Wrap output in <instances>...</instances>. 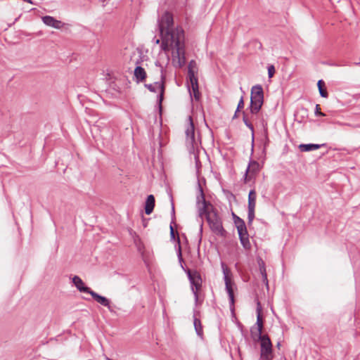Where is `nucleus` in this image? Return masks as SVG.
Returning a JSON list of instances; mask_svg holds the SVG:
<instances>
[{
    "label": "nucleus",
    "mask_w": 360,
    "mask_h": 360,
    "mask_svg": "<svg viewBox=\"0 0 360 360\" xmlns=\"http://www.w3.org/2000/svg\"><path fill=\"white\" fill-rule=\"evenodd\" d=\"M177 243H178V248H177L178 260L181 265V267L187 274L188 278L191 283V290L194 295L195 303H197L198 301V291L201 288L202 283V278H201L200 273L198 272L197 271H195V270L191 271V269H189L188 268H185L184 266V265H183L184 259L182 257L181 240H180V238H177Z\"/></svg>",
    "instance_id": "nucleus-1"
},
{
    "label": "nucleus",
    "mask_w": 360,
    "mask_h": 360,
    "mask_svg": "<svg viewBox=\"0 0 360 360\" xmlns=\"http://www.w3.org/2000/svg\"><path fill=\"white\" fill-rule=\"evenodd\" d=\"M264 103V91L262 85L256 84L251 89L250 103L248 108L251 115H257Z\"/></svg>",
    "instance_id": "nucleus-2"
},
{
    "label": "nucleus",
    "mask_w": 360,
    "mask_h": 360,
    "mask_svg": "<svg viewBox=\"0 0 360 360\" xmlns=\"http://www.w3.org/2000/svg\"><path fill=\"white\" fill-rule=\"evenodd\" d=\"M180 35L175 39V51L173 54V63L176 68H182L186 63L184 31H180Z\"/></svg>",
    "instance_id": "nucleus-3"
},
{
    "label": "nucleus",
    "mask_w": 360,
    "mask_h": 360,
    "mask_svg": "<svg viewBox=\"0 0 360 360\" xmlns=\"http://www.w3.org/2000/svg\"><path fill=\"white\" fill-rule=\"evenodd\" d=\"M188 124L186 130V144L190 154L198 152V146L200 144V138L196 139L195 135V127L191 116L188 117Z\"/></svg>",
    "instance_id": "nucleus-4"
},
{
    "label": "nucleus",
    "mask_w": 360,
    "mask_h": 360,
    "mask_svg": "<svg viewBox=\"0 0 360 360\" xmlns=\"http://www.w3.org/2000/svg\"><path fill=\"white\" fill-rule=\"evenodd\" d=\"M206 221L213 233L221 237L226 236V231L223 227L221 219L216 208L212 209L211 214L207 216Z\"/></svg>",
    "instance_id": "nucleus-5"
},
{
    "label": "nucleus",
    "mask_w": 360,
    "mask_h": 360,
    "mask_svg": "<svg viewBox=\"0 0 360 360\" xmlns=\"http://www.w3.org/2000/svg\"><path fill=\"white\" fill-rule=\"evenodd\" d=\"M259 336V335H257ZM258 341L260 342V360H272L273 349L270 338L268 335H262L258 337Z\"/></svg>",
    "instance_id": "nucleus-6"
},
{
    "label": "nucleus",
    "mask_w": 360,
    "mask_h": 360,
    "mask_svg": "<svg viewBox=\"0 0 360 360\" xmlns=\"http://www.w3.org/2000/svg\"><path fill=\"white\" fill-rule=\"evenodd\" d=\"M180 31H184V30L181 27H176L175 31L167 30L165 34H163V37H160L162 39L160 48L162 51H168L169 50V41L175 47V39L180 35Z\"/></svg>",
    "instance_id": "nucleus-7"
},
{
    "label": "nucleus",
    "mask_w": 360,
    "mask_h": 360,
    "mask_svg": "<svg viewBox=\"0 0 360 360\" xmlns=\"http://www.w3.org/2000/svg\"><path fill=\"white\" fill-rule=\"evenodd\" d=\"M173 25L174 19L172 14L168 11L165 12L161 18L158 20L160 36L163 37V34H165L167 30H172Z\"/></svg>",
    "instance_id": "nucleus-8"
},
{
    "label": "nucleus",
    "mask_w": 360,
    "mask_h": 360,
    "mask_svg": "<svg viewBox=\"0 0 360 360\" xmlns=\"http://www.w3.org/2000/svg\"><path fill=\"white\" fill-rule=\"evenodd\" d=\"M155 66L160 67L161 68V70H160L161 81L160 82H155V84H158L159 89L160 90V94L158 96V107H159V112H160V114L161 115L162 110V102L164 99V94H165V78H166L165 70L162 66V65L160 64V63L158 60L155 61Z\"/></svg>",
    "instance_id": "nucleus-9"
},
{
    "label": "nucleus",
    "mask_w": 360,
    "mask_h": 360,
    "mask_svg": "<svg viewBox=\"0 0 360 360\" xmlns=\"http://www.w3.org/2000/svg\"><path fill=\"white\" fill-rule=\"evenodd\" d=\"M89 295H91L92 298L96 302H97L102 306L107 307L111 314H116V311H115L116 306L114 304H112L109 299H108L107 297H105L104 296L99 295L98 293L96 292L94 290H91L90 292Z\"/></svg>",
    "instance_id": "nucleus-10"
},
{
    "label": "nucleus",
    "mask_w": 360,
    "mask_h": 360,
    "mask_svg": "<svg viewBox=\"0 0 360 360\" xmlns=\"http://www.w3.org/2000/svg\"><path fill=\"white\" fill-rule=\"evenodd\" d=\"M237 229L238 238L240 242V244L242 245L243 248L245 250H250L251 249V244L249 239V234L247 229L246 224H244L241 226H239Z\"/></svg>",
    "instance_id": "nucleus-11"
},
{
    "label": "nucleus",
    "mask_w": 360,
    "mask_h": 360,
    "mask_svg": "<svg viewBox=\"0 0 360 360\" xmlns=\"http://www.w3.org/2000/svg\"><path fill=\"white\" fill-rule=\"evenodd\" d=\"M225 283V288L226 290V292L229 295V307L230 310L233 312L234 311V304H235V299H234V292H233V285H235L233 282H232L231 279H226Z\"/></svg>",
    "instance_id": "nucleus-12"
},
{
    "label": "nucleus",
    "mask_w": 360,
    "mask_h": 360,
    "mask_svg": "<svg viewBox=\"0 0 360 360\" xmlns=\"http://www.w3.org/2000/svg\"><path fill=\"white\" fill-rule=\"evenodd\" d=\"M262 307L259 301L257 303L256 313H257V321L255 323L256 330H257V335L259 337H262V329L264 327L262 315Z\"/></svg>",
    "instance_id": "nucleus-13"
},
{
    "label": "nucleus",
    "mask_w": 360,
    "mask_h": 360,
    "mask_svg": "<svg viewBox=\"0 0 360 360\" xmlns=\"http://www.w3.org/2000/svg\"><path fill=\"white\" fill-rule=\"evenodd\" d=\"M197 208H198V217L201 219H202L204 216L205 217V219H206L207 216L208 214H211L212 209H215V207L213 206V205L211 202H207L206 204L200 205L199 207H197Z\"/></svg>",
    "instance_id": "nucleus-14"
},
{
    "label": "nucleus",
    "mask_w": 360,
    "mask_h": 360,
    "mask_svg": "<svg viewBox=\"0 0 360 360\" xmlns=\"http://www.w3.org/2000/svg\"><path fill=\"white\" fill-rule=\"evenodd\" d=\"M73 284L77 289L81 292H85L89 294L92 290L89 287L86 286L82 278L78 276H75L72 280Z\"/></svg>",
    "instance_id": "nucleus-15"
},
{
    "label": "nucleus",
    "mask_w": 360,
    "mask_h": 360,
    "mask_svg": "<svg viewBox=\"0 0 360 360\" xmlns=\"http://www.w3.org/2000/svg\"><path fill=\"white\" fill-rule=\"evenodd\" d=\"M187 87L188 89V92L190 94L191 97L192 98L191 89L199 87L198 86V79L195 75V71H189V75H188L187 77Z\"/></svg>",
    "instance_id": "nucleus-16"
},
{
    "label": "nucleus",
    "mask_w": 360,
    "mask_h": 360,
    "mask_svg": "<svg viewBox=\"0 0 360 360\" xmlns=\"http://www.w3.org/2000/svg\"><path fill=\"white\" fill-rule=\"evenodd\" d=\"M43 22L48 26L60 29L62 27L63 22L60 20H56L52 16L45 15L42 18Z\"/></svg>",
    "instance_id": "nucleus-17"
},
{
    "label": "nucleus",
    "mask_w": 360,
    "mask_h": 360,
    "mask_svg": "<svg viewBox=\"0 0 360 360\" xmlns=\"http://www.w3.org/2000/svg\"><path fill=\"white\" fill-rule=\"evenodd\" d=\"M155 205V200L153 195H148L145 202L144 210L146 214H150L154 210Z\"/></svg>",
    "instance_id": "nucleus-18"
},
{
    "label": "nucleus",
    "mask_w": 360,
    "mask_h": 360,
    "mask_svg": "<svg viewBox=\"0 0 360 360\" xmlns=\"http://www.w3.org/2000/svg\"><path fill=\"white\" fill-rule=\"evenodd\" d=\"M198 193L196 196V207H199L200 205L210 202V201L206 200L203 188L199 180H198Z\"/></svg>",
    "instance_id": "nucleus-19"
},
{
    "label": "nucleus",
    "mask_w": 360,
    "mask_h": 360,
    "mask_svg": "<svg viewBox=\"0 0 360 360\" xmlns=\"http://www.w3.org/2000/svg\"><path fill=\"white\" fill-rule=\"evenodd\" d=\"M257 261V264L259 266V269L260 274L262 275V281H263L264 283L266 285V286L268 288L269 287V281H268V278H267V274L266 271L265 262L261 257H258Z\"/></svg>",
    "instance_id": "nucleus-20"
},
{
    "label": "nucleus",
    "mask_w": 360,
    "mask_h": 360,
    "mask_svg": "<svg viewBox=\"0 0 360 360\" xmlns=\"http://www.w3.org/2000/svg\"><path fill=\"white\" fill-rule=\"evenodd\" d=\"M326 143L323 144H315V143H302L300 144L298 148L302 152H309L315 150H318L321 147L326 146Z\"/></svg>",
    "instance_id": "nucleus-21"
},
{
    "label": "nucleus",
    "mask_w": 360,
    "mask_h": 360,
    "mask_svg": "<svg viewBox=\"0 0 360 360\" xmlns=\"http://www.w3.org/2000/svg\"><path fill=\"white\" fill-rule=\"evenodd\" d=\"M134 77L137 83L143 82L146 78V72L144 68L137 65L134 69Z\"/></svg>",
    "instance_id": "nucleus-22"
},
{
    "label": "nucleus",
    "mask_w": 360,
    "mask_h": 360,
    "mask_svg": "<svg viewBox=\"0 0 360 360\" xmlns=\"http://www.w3.org/2000/svg\"><path fill=\"white\" fill-rule=\"evenodd\" d=\"M246 169L248 172H250L251 175L255 176L259 172L260 165L257 161L250 159Z\"/></svg>",
    "instance_id": "nucleus-23"
},
{
    "label": "nucleus",
    "mask_w": 360,
    "mask_h": 360,
    "mask_svg": "<svg viewBox=\"0 0 360 360\" xmlns=\"http://www.w3.org/2000/svg\"><path fill=\"white\" fill-rule=\"evenodd\" d=\"M197 311H194L193 325L197 335L201 338L203 337V329L200 320L196 317Z\"/></svg>",
    "instance_id": "nucleus-24"
},
{
    "label": "nucleus",
    "mask_w": 360,
    "mask_h": 360,
    "mask_svg": "<svg viewBox=\"0 0 360 360\" xmlns=\"http://www.w3.org/2000/svg\"><path fill=\"white\" fill-rule=\"evenodd\" d=\"M317 86L319 89V91L320 94V96L323 98H328V93L327 91V89L326 87L325 82L323 79H319L317 82Z\"/></svg>",
    "instance_id": "nucleus-25"
},
{
    "label": "nucleus",
    "mask_w": 360,
    "mask_h": 360,
    "mask_svg": "<svg viewBox=\"0 0 360 360\" xmlns=\"http://www.w3.org/2000/svg\"><path fill=\"white\" fill-rule=\"evenodd\" d=\"M175 224H172L170 223V225H169V234H170V238L171 240H174L177 242V238H179V233L178 232H176L175 230H174V226ZM175 248H176V250L177 251V248H178V243H176V244L175 245Z\"/></svg>",
    "instance_id": "nucleus-26"
},
{
    "label": "nucleus",
    "mask_w": 360,
    "mask_h": 360,
    "mask_svg": "<svg viewBox=\"0 0 360 360\" xmlns=\"http://www.w3.org/2000/svg\"><path fill=\"white\" fill-rule=\"evenodd\" d=\"M221 269L224 274V281H226V279H231V272L229 270V269L227 267V266L224 263L221 262Z\"/></svg>",
    "instance_id": "nucleus-27"
},
{
    "label": "nucleus",
    "mask_w": 360,
    "mask_h": 360,
    "mask_svg": "<svg viewBox=\"0 0 360 360\" xmlns=\"http://www.w3.org/2000/svg\"><path fill=\"white\" fill-rule=\"evenodd\" d=\"M262 141L264 145L263 152H265L266 148L269 145L270 141L268 136V130L266 127H264V137L262 139Z\"/></svg>",
    "instance_id": "nucleus-28"
},
{
    "label": "nucleus",
    "mask_w": 360,
    "mask_h": 360,
    "mask_svg": "<svg viewBox=\"0 0 360 360\" xmlns=\"http://www.w3.org/2000/svg\"><path fill=\"white\" fill-rule=\"evenodd\" d=\"M232 218L233 220L234 225L236 228L245 224L244 220L238 215H236L234 212H232Z\"/></svg>",
    "instance_id": "nucleus-29"
},
{
    "label": "nucleus",
    "mask_w": 360,
    "mask_h": 360,
    "mask_svg": "<svg viewBox=\"0 0 360 360\" xmlns=\"http://www.w3.org/2000/svg\"><path fill=\"white\" fill-rule=\"evenodd\" d=\"M171 205H172V209H171V224H175V221H176V215H175V208H174V200H173V197L171 195Z\"/></svg>",
    "instance_id": "nucleus-30"
},
{
    "label": "nucleus",
    "mask_w": 360,
    "mask_h": 360,
    "mask_svg": "<svg viewBox=\"0 0 360 360\" xmlns=\"http://www.w3.org/2000/svg\"><path fill=\"white\" fill-rule=\"evenodd\" d=\"M245 126L247 127H248V129H250V130L252 132V149H251V154H252L253 153V150H254V139H255L254 127H253V125L252 124L251 122L247 124Z\"/></svg>",
    "instance_id": "nucleus-31"
},
{
    "label": "nucleus",
    "mask_w": 360,
    "mask_h": 360,
    "mask_svg": "<svg viewBox=\"0 0 360 360\" xmlns=\"http://www.w3.org/2000/svg\"><path fill=\"white\" fill-rule=\"evenodd\" d=\"M192 97L193 96L195 101H199L201 96V94L199 91V87L191 89Z\"/></svg>",
    "instance_id": "nucleus-32"
},
{
    "label": "nucleus",
    "mask_w": 360,
    "mask_h": 360,
    "mask_svg": "<svg viewBox=\"0 0 360 360\" xmlns=\"http://www.w3.org/2000/svg\"><path fill=\"white\" fill-rule=\"evenodd\" d=\"M255 210H250L248 211V224L251 225L255 219Z\"/></svg>",
    "instance_id": "nucleus-33"
},
{
    "label": "nucleus",
    "mask_w": 360,
    "mask_h": 360,
    "mask_svg": "<svg viewBox=\"0 0 360 360\" xmlns=\"http://www.w3.org/2000/svg\"><path fill=\"white\" fill-rule=\"evenodd\" d=\"M250 335L254 341H258L257 330L255 326H252L250 329Z\"/></svg>",
    "instance_id": "nucleus-34"
},
{
    "label": "nucleus",
    "mask_w": 360,
    "mask_h": 360,
    "mask_svg": "<svg viewBox=\"0 0 360 360\" xmlns=\"http://www.w3.org/2000/svg\"><path fill=\"white\" fill-rule=\"evenodd\" d=\"M268 70V77L269 78H271L274 77L276 70L274 65H269L267 67Z\"/></svg>",
    "instance_id": "nucleus-35"
},
{
    "label": "nucleus",
    "mask_w": 360,
    "mask_h": 360,
    "mask_svg": "<svg viewBox=\"0 0 360 360\" xmlns=\"http://www.w3.org/2000/svg\"><path fill=\"white\" fill-rule=\"evenodd\" d=\"M255 176H253L252 175H251V174L250 173V172H248V169H246L245 170V172L244 174V176H243V181L245 183H247L249 181H250L252 178H254Z\"/></svg>",
    "instance_id": "nucleus-36"
},
{
    "label": "nucleus",
    "mask_w": 360,
    "mask_h": 360,
    "mask_svg": "<svg viewBox=\"0 0 360 360\" xmlns=\"http://www.w3.org/2000/svg\"><path fill=\"white\" fill-rule=\"evenodd\" d=\"M193 155H194V159H195V167H196L197 169L199 170V169L201 167V162L199 159L198 152L195 153V154H193Z\"/></svg>",
    "instance_id": "nucleus-37"
},
{
    "label": "nucleus",
    "mask_w": 360,
    "mask_h": 360,
    "mask_svg": "<svg viewBox=\"0 0 360 360\" xmlns=\"http://www.w3.org/2000/svg\"><path fill=\"white\" fill-rule=\"evenodd\" d=\"M197 68L196 62L194 60H191L188 66V75H189V71H194V69Z\"/></svg>",
    "instance_id": "nucleus-38"
},
{
    "label": "nucleus",
    "mask_w": 360,
    "mask_h": 360,
    "mask_svg": "<svg viewBox=\"0 0 360 360\" xmlns=\"http://www.w3.org/2000/svg\"><path fill=\"white\" fill-rule=\"evenodd\" d=\"M145 86L150 91V92H156V88L158 87V84H145Z\"/></svg>",
    "instance_id": "nucleus-39"
},
{
    "label": "nucleus",
    "mask_w": 360,
    "mask_h": 360,
    "mask_svg": "<svg viewBox=\"0 0 360 360\" xmlns=\"http://www.w3.org/2000/svg\"><path fill=\"white\" fill-rule=\"evenodd\" d=\"M314 113H315L316 116H321V117L326 116V114L321 111L320 105L319 104L316 105Z\"/></svg>",
    "instance_id": "nucleus-40"
},
{
    "label": "nucleus",
    "mask_w": 360,
    "mask_h": 360,
    "mask_svg": "<svg viewBox=\"0 0 360 360\" xmlns=\"http://www.w3.org/2000/svg\"><path fill=\"white\" fill-rule=\"evenodd\" d=\"M244 108V100L243 96H241L240 99L238 101L237 108H236V112H239L241 109Z\"/></svg>",
    "instance_id": "nucleus-41"
},
{
    "label": "nucleus",
    "mask_w": 360,
    "mask_h": 360,
    "mask_svg": "<svg viewBox=\"0 0 360 360\" xmlns=\"http://www.w3.org/2000/svg\"><path fill=\"white\" fill-rule=\"evenodd\" d=\"M254 115H251L250 117H248V115L246 114L245 111L243 112V121L244 124L246 125L247 124L250 123V119H252Z\"/></svg>",
    "instance_id": "nucleus-42"
},
{
    "label": "nucleus",
    "mask_w": 360,
    "mask_h": 360,
    "mask_svg": "<svg viewBox=\"0 0 360 360\" xmlns=\"http://www.w3.org/2000/svg\"><path fill=\"white\" fill-rule=\"evenodd\" d=\"M255 206H256V200H248V210H255Z\"/></svg>",
    "instance_id": "nucleus-43"
},
{
    "label": "nucleus",
    "mask_w": 360,
    "mask_h": 360,
    "mask_svg": "<svg viewBox=\"0 0 360 360\" xmlns=\"http://www.w3.org/2000/svg\"><path fill=\"white\" fill-rule=\"evenodd\" d=\"M257 193L255 189H251L248 194V200H256Z\"/></svg>",
    "instance_id": "nucleus-44"
},
{
    "label": "nucleus",
    "mask_w": 360,
    "mask_h": 360,
    "mask_svg": "<svg viewBox=\"0 0 360 360\" xmlns=\"http://www.w3.org/2000/svg\"><path fill=\"white\" fill-rule=\"evenodd\" d=\"M223 191L226 195V197L229 199V200H231V199L236 200V196L233 194L232 192L226 190H223Z\"/></svg>",
    "instance_id": "nucleus-45"
},
{
    "label": "nucleus",
    "mask_w": 360,
    "mask_h": 360,
    "mask_svg": "<svg viewBox=\"0 0 360 360\" xmlns=\"http://www.w3.org/2000/svg\"><path fill=\"white\" fill-rule=\"evenodd\" d=\"M202 226H203V221L202 220L201 221V223L200 224V233H199V235H200V239H199V243H201V239H202Z\"/></svg>",
    "instance_id": "nucleus-46"
},
{
    "label": "nucleus",
    "mask_w": 360,
    "mask_h": 360,
    "mask_svg": "<svg viewBox=\"0 0 360 360\" xmlns=\"http://www.w3.org/2000/svg\"><path fill=\"white\" fill-rule=\"evenodd\" d=\"M150 219H143V226L144 227H146L147 226V224H148V221Z\"/></svg>",
    "instance_id": "nucleus-47"
},
{
    "label": "nucleus",
    "mask_w": 360,
    "mask_h": 360,
    "mask_svg": "<svg viewBox=\"0 0 360 360\" xmlns=\"http://www.w3.org/2000/svg\"><path fill=\"white\" fill-rule=\"evenodd\" d=\"M153 41H154V43H155V44H160V40L159 39H157V38H155H155L153 39Z\"/></svg>",
    "instance_id": "nucleus-48"
},
{
    "label": "nucleus",
    "mask_w": 360,
    "mask_h": 360,
    "mask_svg": "<svg viewBox=\"0 0 360 360\" xmlns=\"http://www.w3.org/2000/svg\"><path fill=\"white\" fill-rule=\"evenodd\" d=\"M238 112H236V110L235 113H234V115L233 116V120H234V119H236V118H237L238 117Z\"/></svg>",
    "instance_id": "nucleus-49"
},
{
    "label": "nucleus",
    "mask_w": 360,
    "mask_h": 360,
    "mask_svg": "<svg viewBox=\"0 0 360 360\" xmlns=\"http://www.w3.org/2000/svg\"><path fill=\"white\" fill-rule=\"evenodd\" d=\"M280 346H281V343L278 342L277 345H276V347L279 348Z\"/></svg>",
    "instance_id": "nucleus-50"
},
{
    "label": "nucleus",
    "mask_w": 360,
    "mask_h": 360,
    "mask_svg": "<svg viewBox=\"0 0 360 360\" xmlns=\"http://www.w3.org/2000/svg\"><path fill=\"white\" fill-rule=\"evenodd\" d=\"M356 65H360V62L359 63H354Z\"/></svg>",
    "instance_id": "nucleus-51"
},
{
    "label": "nucleus",
    "mask_w": 360,
    "mask_h": 360,
    "mask_svg": "<svg viewBox=\"0 0 360 360\" xmlns=\"http://www.w3.org/2000/svg\"><path fill=\"white\" fill-rule=\"evenodd\" d=\"M139 63H140L139 60L136 61V65H139Z\"/></svg>",
    "instance_id": "nucleus-52"
}]
</instances>
